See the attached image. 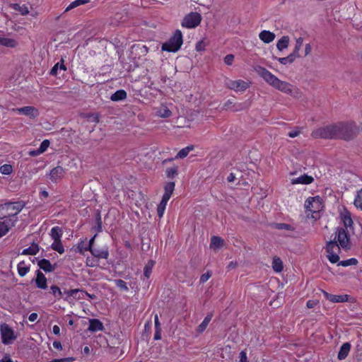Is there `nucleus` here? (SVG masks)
I'll return each instance as SVG.
<instances>
[{"label": "nucleus", "mask_w": 362, "mask_h": 362, "mask_svg": "<svg viewBox=\"0 0 362 362\" xmlns=\"http://www.w3.org/2000/svg\"><path fill=\"white\" fill-rule=\"evenodd\" d=\"M96 235H97V234L95 233V235L90 240L88 246L85 248L86 250H90V249H92L93 247V243H94Z\"/></svg>", "instance_id": "63"}, {"label": "nucleus", "mask_w": 362, "mask_h": 362, "mask_svg": "<svg viewBox=\"0 0 362 362\" xmlns=\"http://www.w3.org/2000/svg\"><path fill=\"white\" fill-rule=\"evenodd\" d=\"M193 149V146H187L182 149H181L178 153L175 156V159L176 158H184L185 157L187 156V155L189 154V153Z\"/></svg>", "instance_id": "39"}, {"label": "nucleus", "mask_w": 362, "mask_h": 362, "mask_svg": "<svg viewBox=\"0 0 362 362\" xmlns=\"http://www.w3.org/2000/svg\"><path fill=\"white\" fill-rule=\"evenodd\" d=\"M55 361H57V362H72L75 359L74 357H67V358H63L60 359H54Z\"/></svg>", "instance_id": "62"}, {"label": "nucleus", "mask_w": 362, "mask_h": 362, "mask_svg": "<svg viewBox=\"0 0 362 362\" xmlns=\"http://www.w3.org/2000/svg\"><path fill=\"white\" fill-rule=\"evenodd\" d=\"M327 257L329 260V262L333 264L338 262L339 260V254L337 253L327 254Z\"/></svg>", "instance_id": "53"}, {"label": "nucleus", "mask_w": 362, "mask_h": 362, "mask_svg": "<svg viewBox=\"0 0 362 362\" xmlns=\"http://www.w3.org/2000/svg\"><path fill=\"white\" fill-rule=\"evenodd\" d=\"M175 184L174 182H169L166 183L164 187L165 192H164L162 198L169 200L174 189H175Z\"/></svg>", "instance_id": "25"}, {"label": "nucleus", "mask_w": 362, "mask_h": 362, "mask_svg": "<svg viewBox=\"0 0 362 362\" xmlns=\"http://www.w3.org/2000/svg\"><path fill=\"white\" fill-rule=\"evenodd\" d=\"M52 250L58 252L59 254H62L64 252V248L62 241H54L51 245Z\"/></svg>", "instance_id": "43"}, {"label": "nucleus", "mask_w": 362, "mask_h": 362, "mask_svg": "<svg viewBox=\"0 0 362 362\" xmlns=\"http://www.w3.org/2000/svg\"><path fill=\"white\" fill-rule=\"evenodd\" d=\"M182 34L180 30H177L170 39L162 45L163 51L169 52H177L182 45Z\"/></svg>", "instance_id": "4"}, {"label": "nucleus", "mask_w": 362, "mask_h": 362, "mask_svg": "<svg viewBox=\"0 0 362 362\" xmlns=\"http://www.w3.org/2000/svg\"><path fill=\"white\" fill-rule=\"evenodd\" d=\"M49 141L47 140V139H45L44 140L41 144H40V146L39 147V150L42 153H44L47 149V148L49 147Z\"/></svg>", "instance_id": "55"}, {"label": "nucleus", "mask_w": 362, "mask_h": 362, "mask_svg": "<svg viewBox=\"0 0 362 362\" xmlns=\"http://www.w3.org/2000/svg\"><path fill=\"white\" fill-rule=\"evenodd\" d=\"M314 178L312 176L308 175H303L297 178L292 179L291 183L293 185L296 184H303V185H308L313 182Z\"/></svg>", "instance_id": "19"}, {"label": "nucleus", "mask_w": 362, "mask_h": 362, "mask_svg": "<svg viewBox=\"0 0 362 362\" xmlns=\"http://www.w3.org/2000/svg\"><path fill=\"white\" fill-rule=\"evenodd\" d=\"M211 275L212 274H211V272H207L203 274L200 277V280H199L200 283L204 284L206 281H207L209 279V278L211 276Z\"/></svg>", "instance_id": "56"}, {"label": "nucleus", "mask_w": 362, "mask_h": 362, "mask_svg": "<svg viewBox=\"0 0 362 362\" xmlns=\"http://www.w3.org/2000/svg\"><path fill=\"white\" fill-rule=\"evenodd\" d=\"M202 21V16L197 12H191L186 15L182 21V26L187 28H194L199 25Z\"/></svg>", "instance_id": "7"}, {"label": "nucleus", "mask_w": 362, "mask_h": 362, "mask_svg": "<svg viewBox=\"0 0 362 362\" xmlns=\"http://www.w3.org/2000/svg\"><path fill=\"white\" fill-rule=\"evenodd\" d=\"M247 107V105L246 103H234V105H233L232 112L241 111L243 110H245Z\"/></svg>", "instance_id": "49"}, {"label": "nucleus", "mask_w": 362, "mask_h": 362, "mask_svg": "<svg viewBox=\"0 0 362 362\" xmlns=\"http://www.w3.org/2000/svg\"><path fill=\"white\" fill-rule=\"evenodd\" d=\"M1 341L5 345L11 344L17 338L13 329L6 323L0 325Z\"/></svg>", "instance_id": "6"}, {"label": "nucleus", "mask_w": 362, "mask_h": 362, "mask_svg": "<svg viewBox=\"0 0 362 362\" xmlns=\"http://www.w3.org/2000/svg\"><path fill=\"white\" fill-rule=\"evenodd\" d=\"M86 265L90 267H97L98 261L93 257H88L86 259Z\"/></svg>", "instance_id": "54"}, {"label": "nucleus", "mask_w": 362, "mask_h": 362, "mask_svg": "<svg viewBox=\"0 0 362 362\" xmlns=\"http://www.w3.org/2000/svg\"><path fill=\"white\" fill-rule=\"evenodd\" d=\"M341 221L344 223V228L348 231V230H353L354 222L351 217V214L348 211H345L344 212L341 214Z\"/></svg>", "instance_id": "12"}, {"label": "nucleus", "mask_w": 362, "mask_h": 362, "mask_svg": "<svg viewBox=\"0 0 362 362\" xmlns=\"http://www.w3.org/2000/svg\"><path fill=\"white\" fill-rule=\"evenodd\" d=\"M358 264V260L356 258H351L346 260L340 261L338 263V265L342 267H349L351 265H356Z\"/></svg>", "instance_id": "44"}, {"label": "nucleus", "mask_w": 362, "mask_h": 362, "mask_svg": "<svg viewBox=\"0 0 362 362\" xmlns=\"http://www.w3.org/2000/svg\"><path fill=\"white\" fill-rule=\"evenodd\" d=\"M290 38L287 35L283 36L276 43V48L281 52L286 49L289 45Z\"/></svg>", "instance_id": "26"}, {"label": "nucleus", "mask_w": 362, "mask_h": 362, "mask_svg": "<svg viewBox=\"0 0 362 362\" xmlns=\"http://www.w3.org/2000/svg\"><path fill=\"white\" fill-rule=\"evenodd\" d=\"M127 98V92L124 90L120 89L115 92L110 97L112 101L123 100Z\"/></svg>", "instance_id": "28"}, {"label": "nucleus", "mask_w": 362, "mask_h": 362, "mask_svg": "<svg viewBox=\"0 0 362 362\" xmlns=\"http://www.w3.org/2000/svg\"><path fill=\"white\" fill-rule=\"evenodd\" d=\"M324 295L325 298L332 303H344L348 301L349 296L348 295H333L329 294L327 292H324Z\"/></svg>", "instance_id": "14"}, {"label": "nucleus", "mask_w": 362, "mask_h": 362, "mask_svg": "<svg viewBox=\"0 0 362 362\" xmlns=\"http://www.w3.org/2000/svg\"><path fill=\"white\" fill-rule=\"evenodd\" d=\"M154 324H155V330L161 329L160 323L158 320V316L157 314L154 316Z\"/></svg>", "instance_id": "60"}, {"label": "nucleus", "mask_w": 362, "mask_h": 362, "mask_svg": "<svg viewBox=\"0 0 362 362\" xmlns=\"http://www.w3.org/2000/svg\"><path fill=\"white\" fill-rule=\"evenodd\" d=\"M18 273L19 276H24L30 271V267L25 264L24 261H21L18 264L17 266Z\"/></svg>", "instance_id": "30"}, {"label": "nucleus", "mask_w": 362, "mask_h": 362, "mask_svg": "<svg viewBox=\"0 0 362 362\" xmlns=\"http://www.w3.org/2000/svg\"><path fill=\"white\" fill-rule=\"evenodd\" d=\"M157 115L160 117L168 118L171 115V111L167 107H163L157 111Z\"/></svg>", "instance_id": "42"}, {"label": "nucleus", "mask_w": 362, "mask_h": 362, "mask_svg": "<svg viewBox=\"0 0 362 362\" xmlns=\"http://www.w3.org/2000/svg\"><path fill=\"white\" fill-rule=\"evenodd\" d=\"M303 38L301 37L297 38L296 40V45H295L293 51L291 53L293 54H295V56L297 58L300 57V54L298 52L303 45Z\"/></svg>", "instance_id": "37"}, {"label": "nucleus", "mask_w": 362, "mask_h": 362, "mask_svg": "<svg viewBox=\"0 0 362 362\" xmlns=\"http://www.w3.org/2000/svg\"><path fill=\"white\" fill-rule=\"evenodd\" d=\"M94 257L107 259L109 257V252L107 249L100 250L93 247L89 250Z\"/></svg>", "instance_id": "22"}, {"label": "nucleus", "mask_w": 362, "mask_h": 362, "mask_svg": "<svg viewBox=\"0 0 362 362\" xmlns=\"http://www.w3.org/2000/svg\"><path fill=\"white\" fill-rule=\"evenodd\" d=\"M272 268L276 272H281L283 270V262L279 257H274L273 258Z\"/></svg>", "instance_id": "32"}, {"label": "nucleus", "mask_w": 362, "mask_h": 362, "mask_svg": "<svg viewBox=\"0 0 362 362\" xmlns=\"http://www.w3.org/2000/svg\"><path fill=\"white\" fill-rule=\"evenodd\" d=\"M234 60V56L233 54H227L224 57V62L227 65H231Z\"/></svg>", "instance_id": "58"}, {"label": "nucleus", "mask_w": 362, "mask_h": 362, "mask_svg": "<svg viewBox=\"0 0 362 362\" xmlns=\"http://www.w3.org/2000/svg\"><path fill=\"white\" fill-rule=\"evenodd\" d=\"M315 202V197H309L305 202V206L307 211H315L313 208V204Z\"/></svg>", "instance_id": "48"}, {"label": "nucleus", "mask_w": 362, "mask_h": 362, "mask_svg": "<svg viewBox=\"0 0 362 362\" xmlns=\"http://www.w3.org/2000/svg\"><path fill=\"white\" fill-rule=\"evenodd\" d=\"M64 170L62 166H57L54 168L49 173L50 180L56 182L57 180H60L63 177Z\"/></svg>", "instance_id": "16"}, {"label": "nucleus", "mask_w": 362, "mask_h": 362, "mask_svg": "<svg viewBox=\"0 0 362 362\" xmlns=\"http://www.w3.org/2000/svg\"><path fill=\"white\" fill-rule=\"evenodd\" d=\"M13 8L23 16L29 13V8L26 4H14Z\"/></svg>", "instance_id": "33"}, {"label": "nucleus", "mask_w": 362, "mask_h": 362, "mask_svg": "<svg viewBox=\"0 0 362 362\" xmlns=\"http://www.w3.org/2000/svg\"><path fill=\"white\" fill-rule=\"evenodd\" d=\"M338 139L350 141L354 139L358 134V128L354 122H339Z\"/></svg>", "instance_id": "2"}, {"label": "nucleus", "mask_w": 362, "mask_h": 362, "mask_svg": "<svg viewBox=\"0 0 362 362\" xmlns=\"http://www.w3.org/2000/svg\"><path fill=\"white\" fill-rule=\"evenodd\" d=\"M224 243V240L218 236H213L211 240V247H213L214 249H217L221 246H223Z\"/></svg>", "instance_id": "35"}, {"label": "nucleus", "mask_w": 362, "mask_h": 362, "mask_svg": "<svg viewBox=\"0 0 362 362\" xmlns=\"http://www.w3.org/2000/svg\"><path fill=\"white\" fill-rule=\"evenodd\" d=\"M36 276V279H35L36 286L42 289L47 288V278L44 274L40 270H37Z\"/></svg>", "instance_id": "15"}, {"label": "nucleus", "mask_w": 362, "mask_h": 362, "mask_svg": "<svg viewBox=\"0 0 362 362\" xmlns=\"http://www.w3.org/2000/svg\"><path fill=\"white\" fill-rule=\"evenodd\" d=\"M337 240V244L345 251H348L351 247L350 237L348 231L342 227H337L335 230L334 238L332 240Z\"/></svg>", "instance_id": "5"}, {"label": "nucleus", "mask_w": 362, "mask_h": 362, "mask_svg": "<svg viewBox=\"0 0 362 362\" xmlns=\"http://www.w3.org/2000/svg\"><path fill=\"white\" fill-rule=\"evenodd\" d=\"M93 230L96 234L102 231V218L99 212L95 214V226L93 227Z\"/></svg>", "instance_id": "36"}, {"label": "nucleus", "mask_w": 362, "mask_h": 362, "mask_svg": "<svg viewBox=\"0 0 362 362\" xmlns=\"http://www.w3.org/2000/svg\"><path fill=\"white\" fill-rule=\"evenodd\" d=\"M341 247L337 244V241L330 240L327 243L326 245V252L327 254H339L341 251Z\"/></svg>", "instance_id": "18"}, {"label": "nucleus", "mask_w": 362, "mask_h": 362, "mask_svg": "<svg viewBox=\"0 0 362 362\" xmlns=\"http://www.w3.org/2000/svg\"><path fill=\"white\" fill-rule=\"evenodd\" d=\"M17 42L11 38L0 37V45L6 47H15L17 45Z\"/></svg>", "instance_id": "29"}, {"label": "nucleus", "mask_w": 362, "mask_h": 362, "mask_svg": "<svg viewBox=\"0 0 362 362\" xmlns=\"http://www.w3.org/2000/svg\"><path fill=\"white\" fill-rule=\"evenodd\" d=\"M168 202V199H165L164 198H162L160 204L158 206L157 208V213L158 216L160 218L163 216L165 206L167 205V203Z\"/></svg>", "instance_id": "41"}, {"label": "nucleus", "mask_w": 362, "mask_h": 362, "mask_svg": "<svg viewBox=\"0 0 362 362\" xmlns=\"http://www.w3.org/2000/svg\"><path fill=\"white\" fill-rule=\"evenodd\" d=\"M233 105H234V103L231 100H228L223 105V109L232 112Z\"/></svg>", "instance_id": "57"}, {"label": "nucleus", "mask_w": 362, "mask_h": 362, "mask_svg": "<svg viewBox=\"0 0 362 362\" xmlns=\"http://www.w3.org/2000/svg\"><path fill=\"white\" fill-rule=\"evenodd\" d=\"M211 318H212V314H209V315H207L205 317V318L204 319L202 322L198 327V330L200 332H203V331H204L206 329V328L208 326L209 323L211 320Z\"/></svg>", "instance_id": "38"}, {"label": "nucleus", "mask_w": 362, "mask_h": 362, "mask_svg": "<svg viewBox=\"0 0 362 362\" xmlns=\"http://www.w3.org/2000/svg\"><path fill=\"white\" fill-rule=\"evenodd\" d=\"M165 173H166V175L168 178H173L176 175H177V168L174 167V168H168L166 170Z\"/></svg>", "instance_id": "52"}, {"label": "nucleus", "mask_w": 362, "mask_h": 362, "mask_svg": "<svg viewBox=\"0 0 362 362\" xmlns=\"http://www.w3.org/2000/svg\"><path fill=\"white\" fill-rule=\"evenodd\" d=\"M351 349V344L349 342L344 343L340 347L337 358L339 360L345 359Z\"/></svg>", "instance_id": "21"}, {"label": "nucleus", "mask_w": 362, "mask_h": 362, "mask_svg": "<svg viewBox=\"0 0 362 362\" xmlns=\"http://www.w3.org/2000/svg\"><path fill=\"white\" fill-rule=\"evenodd\" d=\"M89 2V0H75L71 2L66 8L65 11H69L76 7H78L81 5H83Z\"/></svg>", "instance_id": "40"}, {"label": "nucleus", "mask_w": 362, "mask_h": 362, "mask_svg": "<svg viewBox=\"0 0 362 362\" xmlns=\"http://www.w3.org/2000/svg\"><path fill=\"white\" fill-rule=\"evenodd\" d=\"M37 265L45 272H54L57 267V264H52L49 260L47 259H42L39 260Z\"/></svg>", "instance_id": "13"}, {"label": "nucleus", "mask_w": 362, "mask_h": 362, "mask_svg": "<svg viewBox=\"0 0 362 362\" xmlns=\"http://www.w3.org/2000/svg\"><path fill=\"white\" fill-rule=\"evenodd\" d=\"M204 49V44L202 41L199 42L196 45V50L198 52L202 51Z\"/></svg>", "instance_id": "64"}, {"label": "nucleus", "mask_w": 362, "mask_h": 362, "mask_svg": "<svg viewBox=\"0 0 362 362\" xmlns=\"http://www.w3.org/2000/svg\"><path fill=\"white\" fill-rule=\"evenodd\" d=\"M275 34L269 30H262L259 34V39L264 43H270L275 39Z\"/></svg>", "instance_id": "20"}, {"label": "nucleus", "mask_w": 362, "mask_h": 362, "mask_svg": "<svg viewBox=\"0 0 362 362\" xmlns=\"http://www.w3.org/2000/svg\"><path fill=\"white\" fill-rule=\"evenodd\" d=\"M24 206L25 203L23 202H7L2 205L3 209L14 211L13 213L9 214V215L7 216L11 218H17L16 216L22 211Z\"/></svg>", "instance_id": "8"}, {"label": "nucleus", "mask_w": 362, "mask_h": 362, "mask_svg": "<svg viewBox=\"0 0 362 362\" xmlns=\"http://www.w3.org/2000/svg\"><path fill=\"white\" fill-rule=\"evenodd\" d=\"M338 124L327 125L318 128L312 132V136L315 139H338Z\"/></svg>", "instance_id": "3"}, {"label": "nucleus", "mask_w": 362, "mask_h": 362, "mask_svg": "<svg viewBox=\"0 0 362 362\" xmlns=\"http://www.w3.org/2000/svg\"><path fill=\"white\" fill-rule=\"evenodd\" d=\"M297 57L295 56V54H293L291 53L289 55H288L286 57H280L277 58L275 57L276 59L278 60L279 63L284 65H286L287 64H291L293 63Z\"/></svg>", "instance_id": "31"}, {"label": "nucleus", "mask_w": 362, "mask_h": 362, "mask_svg": "<svg viewBox=\"0 0 362 362\" xmlns=\"http://www.w3.org/2000/svg\"><path fill=\"white\" fill-rule=\"evenodd\" d=\"M88 330L92 332L103 331L104 330L103 324L98 319H90Z\"/></svg>", "instance_id": "17"}, {"label": "nucleus", "mask_w": 362, "mask_h": 362, "mask_svg": "<svg viewBox=\"0 0 362 362\" xmlns=\"http://www.w3.org/2000/svg\"><path fill=\"white\" fill-rule=\"evenodd\" d=\"M354 204L356 208L362 210V188L358 192Z\"/></svg>", "instance_id": "45"}, {"label": "nucleus", "mask_w": 362, "mask_h": 362, "mask_svg": "<svg viewBox=\"0 0 362 362\" xmlns=\"http://www.w3.org/2000/svg\"><path fill=\"white\" fill-rule=\"evenodd\" d=\"M39 250L38 244L33 242L29 247L24 249L21 254L23 255H35L39 252Z\"/></svg>", "instance_id": "24"}, {"label": "nucleus", "mask_w": 362, "mask_h": 362, "mask_svg": "<svg viewBox=\"0 0 362 362\" xmlns=\"http://www.w3.org/2000/svg\"><path fill=\"white\" fill-rule=\"evenodd\" d=\"M155 264V262L149 260L144 268V276L148 279L151 274L153 267Z\"/></svg>", "instance_id": "34"}, {"label": "nucleus", "mask_w": 362, "mask_h": 362, "mask_svg": "<svg viewBox=\"0 0 362 362\" xmlns=\"http://www.w3.org/2000/svg\"><path fill=\"white\" fill-rule=\"evenodd\" d=\"M66 70V67L64 64V60L62 59L60 62H57L54 64V66L49 71V74L51 76H57L58 74V71H65Z\"/></svg>", "instance_id": "27"}, {"label": "nucleus", "mask_w": 362, "mask_h": 362, "mask_svg": "<svg viewBox=\"0 0 362 362\" xmlns=\"http://www.w3.org/2000/svg\"><path fill=\"white\" fill-rule=\"evenodd\" d=\"M255 71L267 83L279 91L291 95L296 91V88L293 85L280 80L264 67L258 66L255 68Z\"/></svg>", "instance_id": "1"}, {"label": "nucleus", "mask_w": 362, "mask_h": 362, "mask_svg": "<svg viewBox=\"0 0 362 362\" xmlns=\"http://www.w3.org/2000/svg\"><path fill=\"white\" fill-rule=\"evenodd\" d=\"M226 86L236 92H243L249 88V84L243 80L233 81L227 79L226 81Z\"/></svg>", "instance_id": "9"}, {"label": "nucleus", "mask_w": 362, "mask_h": 362, "mask_svg": "<svg viewBox=\"0 0 362 362\" xmlns=\"http://www.w3.org/2000/svg\"><path fill=\"white\" fill-rule=\"evenodd\" d=\"M275 228L279 230H292L293 228L291 225L284 223H278L275 224Z\"/></svg>", "instance_id": "51"}, {"label": "nucleus", "mask_w": 362, "mask_h": 362, "mask_svg": "<svg viewBox=\"0 0 362 362\" xmlns=\"http://www.w3.org/2000/svg\"><path fill=\"white\" fill-rule=\"evenodd\" d=\"M116 286L119 288L122 291H127L129 290L128 286L124 281L122 279H116L115 280Z\"/></svg>", "instance_id": "50"}, {"label": "nucleus", "mask_w": 362, "mask_h": 362, "mask_svg": "<svg viewBox=\"0 0 362 362\" xmlns=\"http://www.w3.org/2000/svg\"><path fill=\"white\" fill-rule=\"evenodd\" d=\"M78 291H79L78 289H71V290L65 291L64 293H66L68 296H74Z\"/></svg>", "instance_id": "61"}, {"label": "nucleus", "mask_w": 362, "mask_h": 362, "mask_svg": "<svg viewBox=\"0 0 362 362\" xmlns=\"http://www.w3.org/2000/svg\"><path fill=\"white\" fill-rule=\"evenodd\" d=\"M51 293L52 295L58 300H59L62 296V292L61 289L55 285H53L50 287Z\"/></svg>", "instance_id": "46"}, {"label": "nucleus", "mask_w": 362, "mask_h": 362, "mask_svg": "<svg viewBox=\"0 0 362 362\" xmlns=\"http://www.w3.org/2000/svg\"><path fill=\"white\" fill-rule=\"evenodd\" d=\"M17 221V218H11L7 216L4 221H0V238L4 236L9 230L13 227Z\"/></svg>", "instance_id": "11"}, {"label": "nucleus", "mask_w": 362, "mask_h": 362, "mask_svg": "<svg viewBox=\"0 0 362 362\" xmlns=\"http://www.w3.org/2000/svg\"><path fill=\"white\" fill-rule=\"evenodd\" d=\"M49 235L54 241H60L63 235L62 228L59 226L53 227L51 229Z\"/></svg>", "instance_id": "23"}, {"label": "nucleus", "mask_w": 362, "mask_h": 362, "mask_svg": "<svg viewBox=\"0 0 362 362\" xmlns=\"http://www.w3.org/2000/svg\"><path fill=\"white\" fill-rule=\"evenodd\" d=\"M240 362H248L247 361V354L245 351H242L240 353Z\"/></svg>", "instance_id": "59"}, {"label": "nucleus", "mask_w": 362, "mask_h": 362, "mask_svg": "<svg viewBox=\"0 0 362 362\" xmlns=\"http://www.w3.org/2000/svg\"><path fill=\"white\" fill-rule=\"evenodd\" d=\"M13 112L35 119L40 115L39 110L33 106H25L23 107L13 108Z\"/></svg>", "instance_id": "10"}, {"label": "nucleus", "mask_w": 362, "mask_h": 362, "mask_svg": "<svg viewBox=\"0 0 362 362\" xmlns=\"http://www.w3.org/2000/svg\"><path fill=\"white\" fill-rule=\"evenodd\" d=\"M13 171V168L9 164H4L0 167V173L3 175H8Z\"/></svg>", "instance_id": "47"}]
</instances>
